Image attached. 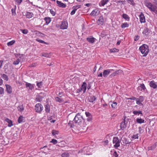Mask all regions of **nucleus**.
<instances>
[{"mask_svg": "<svg viewBox=\"0 0 157 157\" xmlns=\"http://www.w3.org/2000/svg\"><path fill=\"white\" fill-rule=\"evenodd\" d=\"M73 121L76 124L85 127L87 125L86 123L85 122L82 116L79 113L76 114Z\"/></svg>", "mask_w": 157, "mask_h": 157, "instance_id": "f257e3e1", "label": "nucleus"}, {"mask_svg": "<svg viewBox=\"0 0 157 157\" xmlns=\"http://www.w3.org/2000/svg\"><path fill=\"white\" fill-rule=\"evenodd\" d=\"M145 5L148 8L149 10L157 14V6L152 4L151 2L146 1L145 2Z\"/></svg>", "mask_w": 157, "mask_h": 157, "instance_id": "f03ea898", "label": "nucleus"}, {"mask_svg": "<svg viewBox=\"0 0 157 157\" xmlns=\"http://www.w3.org/2000/svg\"><path fill=\"white\" fill-rule=\"evenodd\" d=\"M139 50L141 54L143 55V56H146L149 52V47L146 44H143L140 46L139 48Z\"/></svg>", "mask_w": 157, "mask_h": 157, "instance_id": "7ed1b4c3", "label": "nucleus"}, {"mask_svg": "<svg viewBox=\"0 0 157 157\" xmlns=\"http://www.w3.org/2000/svg\"><path fill=\"white\" fill-rule=\"evenodd\" d=\"M121 141L119 138L117 136L114 137L113 138V143L114 144L113 147L115 148H117L120 146Z\"/></svg>", "mask_w": 157, "mask_h": 157, "instance_id": "20e7f679", "label": "nucleus"}, {"mask_svg": "<svg viewBox=\"0 0 157 157\" xmlns=\"http://www.w3.org/2000/svg\"><path fill=\"white\" fill-rule=\"evenodd\" d=\"M43 109V105L40 103H37L35 106V109L36 112L39 113H41Z\"/></svg>", "mask_w": 157, "mask_h": 157, "instance_id": "39448f33", "label": "nucleus"}, {"mask_svg": "<svg viewBox=\"0 0 157 157\" xmlns=\"http://www.w3.org/2000/svg\"><path fill=\"white\" fill-rule=\"evenodd\" d=\"M92 151V149L88 147H85L82 150V151H84L85 154L88 155L91 154Z\"/></svg>", "mask_w": 157, "mask_h": 157, "instance_id": "423d86ee", "label": "nucleus"}, {"mask_svg": "<svg viewBox=\"0 0 157 157\" xmlns=\"http://www.w3.org/2000/svg\"><path fill=\"white\" fill-rule=\"evenodd\" d=\"M144 98L143 96H140L139 98H137L136 103L140 106L143 105L142 102L144 101Z\"/></svg>", "mask_w": 157, "mask_h": 157, "instance_id": "0eeeda50", "label": "nucleus"}, {"mask_svg": "<svg viewBox=\"0 0 157 157\" xmlns=\"http://www.w3.org/2000/svg\"><path fill=\"white\" fill-rule=\"evenodd\" d=\"M137 89L138 91H142L143 92H145L146 90V88L143 83L140 84Z\"/></svg>", "mask_w": 157, "mask_h": 157, "instance_id": "6e6552de", "label": "nucleus"}, {"mask_svg": "<svg viewBox=\"0 0 157 157\" xmlns=\"http://www.w3.org/2000/svg\"><path fill=\"white\" fill-rule=\"evenodd\" d=\"M113 70H114L112 69H108L104 70L103 72V77H106L111 71Z\"/></svg>", "mask_w": 157, "mask_h": 157, "instance_id": "1a4fd4ad", "label": "nucleus"}, {"mask_svg": "<svg viewBox=\"0 0 157 157\" xmlns=\"http://www.w3.org/2000/svg\"><path fill=\"white\" fill-rule=\"evenodd\" d=\"M68 24L67 21H63L60 27L61 29H67L68 27Z\"/></svg>", "mask_w": 157, "mask_h": 157, "instance_id": "9d476101", "label": "nucleus"}, {"mask_svg": "<svg viewBox=\"0 0 157 157\" xmlns=\"http://www.w3.org/2000/svg\"><path fill=\"white\" fill-rule=\"evenodd\" d=\"M140 21V22L142 23L145 22V19L144 14L142 13H141L139 15Z\"/></svg>", "mask_w": 157, "mask_h": 157, "instance_id": "9b49d317", "label": "nucleus"}, {"mask_svg": "<svg viewBox=\"0 0 157 157\" xmlns=\"http://www.w3.org/2000/svg\"><path fill=\"white\" fill-rule=\"evenodd\" d=\"M35 86L34 84H32L27 82H26L25 86L26 88H29V90H32L34 88Z\"/></svg>", "mask_w": 157, "mask_h": 157, "instance_id": "f8f14e48", "label": "nucleus"}, {"mask_svg": "<svg viewBox=\"0 0 157 157\" xmlns=\"http://www.w3.org/2000/svg\"><path fill=\"white\" fill-rule=\"evenodd\" d=\"M87 84L86 82H84L82 83V84L80 88L81 89V90L83 91V93H85L87 88Z\"/></svg>", "mask_w": 157, "mask_h": 157, "instance_id": "ddd939ff", "label": "nucleus"}, {"mask_svg": "<svg viewBox=\"0 0 157 157\" xmlns=\"http://www.w3.org/2000/svg\"><path fill=\"white\" fill-rule=\"evenodd\" d=\"M122 71L121 70H118L114 72H113L109 76L111 78H112L114 76H115L118 75L120 73H121Z\"/></svg>", "mask_w": 157, "mask_h": 157, "instance_id": "4468645a", "label": "nucleus"}, {"mask_svg": "<svg viewBox=\"0 0 157 157\" xmlns=\"http://www.w3.org/2000/svg\"><path fill=\"white\" fill-rule=\"evenodd\" d=\"M149 85L151 87L154 89L157 88V84L154 81H151L149 83Z\"/></svg>", "mask_w": 157, "mask_h": 157, "instance_id": "2eb2a0df", "label": "nucleus"}, {"mask_svg": "<svg viewBox=\"0 0 157 157\" xmlns=\"http://www.w3.org/2000/svg\"><path fill=\"white\" fill-rule=\"evenodd\" d=\"M6 90L7 92L9 94H11L12 91V88L9 85L6 84Z\"/></svg>", "mask_w": 157, "mask_h": 157, "instance_id": "dca6fc26", "label": "nucleus"}, {"mask_svg": "<svg viewBox=\"0 0 157 157\" xmlns=\"http://www.w3.org/2000/svg\"><path fill=\"white\" fill-rule=\"evenodd\" d=\"M128 122H126L124 120L121 123L120 127L122 130H124L126 127V124Z\"/></svg>", "mask_w": 157, "mask_h": 157, "instance_id": "f3484780", "label": "nucleus"}, {"mask_svg": "<svg viewBox=\"0 0 157 157\" xmlns=\"http://www.w3.org/2000/svg\"><path fill=\"white\" fill-rule=\"evenodd\" d=\"M56 3L57 4V6L60 7L65 8L66 6V4L62 2L61 1H57Z\"/></svg>", "mask_w": 157, "mask_h": 157, "instance_id": "a211bd4d", "label": "nucleus"}, {"mask_svg": "<svg viewBox=\"0 0 157 157\" xmlns=\"http://www.w3.org/2000/svg\"><path fill=\"white\" fill-rule=\"evenodd\" d=\"M99 13V11L97 9L93 10L92 12L91 15L93 16H97Z\"/></svg>", "mask_w": 157, "mask_h": 157, "instance_id": "6ab92c4d", "label": "nucleus"}, {"mask_svg": "<svg viewBox=\"0 0 157 157\" xmlns=\"http://www.w3.org/2000/svg\"><path fill=\"white\" fill-rule=\"evenodd\" d=\"M85 114L87 118V120L88 121H90L92 119V116L91 114L88 112H86Z\"/></svg>", "mask_w": 157, "mask_h": 157, "instance_id": "aec40b11", "label": "nucleus"}, {"mask_svg": "<svg viewBox=\"0 0 157 157\" xmlns=\"http://www.w3.org/2000/svg\"><path fill=\"white\" fill-rule=\"evenodd\" d=\"M121 140L123 143V145H125L126 144H129L130 142L127 140V139L124 137H122Z\"/></svg>", "mask_w": 157, "mask_h": 157, "instance_id": "412c9836", "label": "nucleus"}, {"mask_svg": "<svg viewBox=\"0 0 157 157\" xmlns=\"http://www.w3.org/2000/svg\"><path fill=\"white\" fill-rule=\"evenodd\" d=\"M41 94H42V93H41L40 94L37 95L36 96V100L38 102H40L42 100L43 97L41 96Z\"/></svg>", "mask_w": 157, "mask_h": 157, "instance_id": "4be33fe9", "label": "nucleus"}, {"mask_svg": "<svg viewBox=\"0 0 157 157\" xmlns=\"http://www.w3.org/2000/svg\"><path fill=\"white\" fill-rule=\"evenodd\" d=\"M5 120L6 122L8 123V127H11L12 126H13V122L11 120L7 118L5 119Z\"/></svg>", "mask_w": 157, "mask_h": 157, "instance_id": "5701e85b", "label": "nucleus"}, {"mask_svg": "<svg viewBox=\"0 0 157 157\" xmlns=\"http://www.w3.org/2000/svg\"><path fill=\"white\" fill-rule=\"evenodd\" d=\"M104 20L103 18V17L102 16H101L99 17V18L97 21V23L98 25H102L104 23Z\"/></svg>", "mask_w": 157, "mask_h": 157, "instance_id": "b1692460", "label": "nucleus"}, {"mask_svg": "<svg viewBox=\"0 0 157 157\" xmlns=\"http://www.w3.org/2000/svg\"><path fill=\"white\" fill-rule=\"evenodd\" d=\"M109 2V0H102L99 4L100 6H104L105 5L107 4Z\"/></svg>", "mask_w": 157, "mask_h": 157, "instance_id": "393cba45", "label": "nucleus"}, {"mask_svg": "<svg viewBox=\"0 0 157 157\" xmlns=\"http://www.w3.org/2000/svg\"><path fill=\"white\" fill-rule=\"evenodd\" d=\"M122 17L124 18L126 21H129L130 20V17L128 15L125 14L123 13L122 15Z\"/></svg>", "mask_w": 157, "mask_h": 157, "instance_id": "a878e982", "label": "nucleus"}, {"mask_svg": "<svg viewBox=\"0 0 157 157\" xmlns=\"http://www.w3.org/2000/svg\"><path fill=\"white\" fill-rule=\"evenodd\" d=\"M33 14L32 13L27 12L25 16L27 18H30L33 16Z\"/></svg>", "mask_w": 157, "mask_h": 157, "instance_id": "bb28decb", "label": "nucleus"}, {"mask_svg": "<svg viewBox=\"0 0 157 157\" xmlns=\"http://www.w3.org/2000/svg\"><path fill=\"white\" fill-rule=\"evenodd\" d=\"M149 29L147 28H145L144 29L143 32V34L145 35H147L148 34Z\"/></svg>", "mask_w": 157, "mask_h": 157, "instance_id": "cd10ccee", "label": "nucleus"}, {"mask_svg": "<svg viewBox=\"0 0 157 157\" xmlns=\"http://www.w3.org/2000/svg\"><path fill=\"white\" fill-rule=\"evenodd\" d=\"M21 57H19L16 60L13 62V64L14 65H17L21 62Z\"/></svg>", "mask_w": 157, "mask_h": 157, "instance_id": "c85d7f7f", "label": "nucleus"}, {"mask_svg": "<svg viewBox=\"0 0 157 157\" xmlns=\"http://www.w3.org/2000/svg\"><path fill=\"white\" fill-rule=\"evenodd\" d=\"M40 149L41 150V151L42 152L44 153H45L46 152L45 151H47L48 149L47 148V146L46 145L43 147H41Z\"/></svg>", "mask_w": 157, "mask_h": 157, "instance_id": "c756f323", "label": "nucleus"}, {"mask_svg": "<svg viewBox=\"0 0 157 157\" xmlns=\"http://www.w3.org/2000/svg\"><path fill=\"white\" fill-rule=\"evenodd\" d=\"M89 101L90 102H93L96 99V98L94 96H91L89 98Z\"/></svg>", "mask_w": 157, "mask_h": 157, "instance_id": "7c9ffc66", "label": "nucleus"}, {"mask_svg": "<svg viewBox=\"0 0 157 157\" xmlns=\"http://www.w3.org/2000/svg\"><path fill=\"white\" fill-rule=\"evenodd\" d=\"M133 113L135 115L138 114V115H139V114H141V116L142 115H143L142 111L140 110L133 111Z\"/></svg>", "mask_w": 157, "mask_h": 157, "instance_id": "2f4dec72", "label": "nucleus"}, {"mask_svg": "<svg viewBox=\"0 0 157 157\" xmlns=\"http://www.w3.org/2000/svg\"><path fill=\"white\" fill-rule=\"evenodd\" d=\"M129 25L126 22H124L123 23H122L121 25V27L123 29L124 28H127L128 27H129Z\"/></svg>", "mask_w": 157, "mask_h": 157, "instance_id": "473e14b6", "label": "nucleus"}, {"mask_svg": "<svg viewBox=\"0 0 157 157\" xmlns=\"http://www.w3.org/2000/svg\"><path fill=\"white\" fill-rule=\"evenodd\" d=\"M95 39L94 37L92 38H87V40L89 42L93 43L95 41Z\"/></svg>", "mask_w": 157, "mask_h": 157, "instance_id": "72a5a7b5", "label": "nucleus"}, {"mask_svg": "<svg viewBox=\"0 0 157 157\" xmlns=\"http://www.w3.org/2000/svg\"><path fill=\"white\" fill-rule=\"evenodd\" d=\"M56 101L59 103H61L63 101V100L62 98H60L58 97H55V98Z\"/></svg>", "mask_w": 157, "mask_h": 157, "instance_id": "f704fd0d", "label": "nucleus"}, {"mask_svg": "<svg viewBox=\"0 0 157 157\" xmlns=\"http://www.w3.org/2000/svg\"><path fill=\"white\" fill-rule=\"evenodd\" d=\"M1 77L4 80L7 81L8 80V76L6 74H1Z\"/></svg>", "mask_w": 157, "mask_h": 157, "instance_id": "c9c22d12", "label": "nucleus"}, {"mask_svg": "<svg viewBox=\"0 0 157 157\" xmlns=\"http://www.w3.org/2000/svg\"><path fill=\"white\" fill-rule=\"evenodd\" d=\"M156 147V143L153 144L152 146L148 147V150H152L154 149Z\"/></svg>", "mask_w": 157, "mask_h": 157, "instance_id": "e433bc0d", "label": "nucleus"}, {"mask_svg": "<svg viewBox=\"0 0 157 157\" xmlns=\"http://www.w3.org/2000/svg\"><path fill=\"white\" fill-rule=\"evenodd\" d=\"M61 156L62 157H69V153L68 152H66L62 154Z\"/></svg>", "mask_w": 157, "mask_h": 157, "instance_id": "4c0bfd02", "label": "nucleus"}, {"mask_svg": "<svg viewBox=\"0 0 157 157\" xmlns=\"http://www.w3.org/2000/svg\"><path fill=\"white\" fill-rule=\"evenodd\" d=\"M81 7V6L80 5H77L76 6H74L72 7V9L76 11L79 8H80Z\"/></svg>", "mask_w": 157, "mask_h": 157, "instance_id": "58836bf2", "label": "nucleus"}, {"mask_svg": "<svg viewBox=\"0 0 157 157\" xmlns=\"http://www.w3.org/2000/svg\"><path fill=\"white\" fill-rule=\"evenodd\" d=\"M16 8V5L14 6V8H12L11 9L12 14V15L15 16L16 15L15 12V10Z\"/></svg>", "mask_w": 157, "mask_h": 157, "instance_id": "ea45409f", "label": "nucleus"}, {"mask_svg": "<svg viewBox=\"0 0 157 157\" xmlns=\"http://www.w3.org/2000/svg\"><path fill=\"white\" fill-rule=\"evenodd\" d=\"M18 110L20 112H22L24 110V108L23 105H21L19 106L17 108Z\"/></svg>", "mask_w": 157, "mask_h": 157, "instance_id": "a19ab883", "label": "nucleus"}, {"mask_svg": "<svg viewBox=\"0 0 157 157\" xmlns=\"http://www.w3.org/2000/svg\"><path fill=\"white\" fill-rule=\"evenodd\" d=\"M50 107L49 105H46L45 107V111L47 113H49L50 111Z\"/></svg>", "mask_w": 157, "mask_h": 157, "instance_id": "79ce46f5", "label": "nucleus"}, {"mask_svg": "<svg viewBox=\"0 0 157 157\" xmlns=\"http://www.w3.org/2000/svg\"><path fill=\"white\" fill-rule=\"evenodd\" d=\"M15 42L14 40H12L7 43V45L8 46H10L13 45Z\"/></svg>", "mask_w": 157, "mask_h": 157, "instance_id": "37998d69", "label": "nucleus"}, {"mask_svg": "<svg viewBox=\"0 0 157 157\" xmlns=\"http://www.w3.org/2000/svg\"><path fill=\"white\" fill-rule=\"evenodd\" d=\"M111 105L113 109H115L117 107V103L116 102H113L111 104Z\"/></svg>", "mask_w": 157, "mask_h": 157, "instance_id": "c03bdc74", "label": "nucleus"}, {"mask_svg": "<svg viewBox=\"0 0 157 157\" xmlns=\"http://www.w3.org/2000/svg\"><path fill=\"white\" fill-rule=\"evenodd\" d=\"M136 121L138 123L141 124L144 122V120L141 118H137L136 119Z\"/></svg>", "mask_w": 157, "mask_h": 157, "instance_id": "a18cd8bd", "label": "nucleus"}, {"mask_svg": "<svg viewBox=\"0 0 157 157\" xmlns=\"http://www.w3.org/2000/svg\"><path fill=\"white\" fill-rule=\"evenodd\" d=\"M36 82L37 86L39 88H41L42 86V82Z\"/></svg>", "mask_w": 157, "mask_h": 157, "instance_id": "49530a36", "label": "nucleus"}, {"mask_svg": "<svg viewBox=\"0 0 157 157\" xmlns=\"http://www.w3.org/2000/svg\"><path fill=\"white\" fill-rule=\"evenodd\" d=\"M24 118L22 116H20L19 117L18 120V121L19 122V123H21L22 122L23 119Z\"/></svg>", "mask_w": 157, "mask_h": 157, "instance_id": "de8ad7c7", "label": "nucleus"}, {"mask_svg": "<svg viewBox=\"0 0 157 157\" xmlns=\"http://www.w3.org/2000/svg\"><path fill=\"white\" fill-rule=\"evenodd\" d=\"M59 132L58 131L53 130L52 131V134L54 136L56 135H58L59 134Z\"/></svg>", "mask_w": 157, "mask_h": 157, "instance_id": "09e8293b", "label": "nucleus"}, {"mask_svg": "<svg viewBox=\"0 0 157 157\" xmlns=\"http://www.w3.org/2000/svg\"><path fill=\"white\" fill-rule=\"evenodd\" d=\"M44 20L47 24H48L51 21V19L49 17H45Z\"/></svg>", "mask_w": 157, "mask_h": 157, "instance_id": "8fccbe9b", "label": "nucleus"}, {"mask_svg": "<svg viewBox=\"0 0 157 157\" xmlns=\"http://www.w3.org/2000/svg\"><path fill=\"white\" fill-rule=\"evenodd\" d=\"M118 50L116 48H113L110 50L111 52H118Z\"/></svg>", "mask_w": 157, "mask_h": 157, "instance_id": "3c124183", "label": "nucleus"}, {"mask_svg": "<svg viewBox=\"0 0 157 157\" xmlns=\"http://www.w3.org/2000/svg\"><path fill=\"white\" fill-rule=\"evenodd\" d=\"M131 5L134 6L135 5V3L133 0H126Z\"/></svg>", "mask_w": 157, "mask_h": 157, "instance_id": "603ef678", "label": "nucleus"}, {"mask_svg": "<svg viewBox=\"0 0 157 157\" xmlns=\"http://www.w3.org/2000/svg\"><path fill=\"white\" fill-rule=\"evenodd\" d=\"M16 4L17 5H19L22 2V0H14Z\"/></svg>", "mask_w": 157, "mask_h": 157, "instance_id": "864d4df0", "label": "nucleus"}, {"mask_svg": "<svg viewBox=\"0 0 157 157\" xmlns=\"http://www.w3.org/2000/svg\"><path fill=\"white\" fill-rule=\"evenodd\" d=\"M50 142L53 143L54 144H55L57 143L58 141L56 139H52L50 141Z\"/></svg>", "mask_w": 157, "mask_h": 157, "instance_id": "5fc2aeb1", "label": "nucleus"}, {"mask_svg": "<svg viewBox=\"0 0 157 157\" xmlns=\"http://www.w3.org/2000/svg\"><path fill=\"white\" fill-rule=\"evenodd\" d=\"M63 1L68 2L69 3L72 4L74 3L75 2V0H63Z\"/></svg>", "mask_w": 157, "mask_h": 157, "instance_id": "6e6d98bb", "label": "nucleus"}, {"mask_svg": "<svg viewBox=\"0 0 157 157\" xmlns=\"http://www.w3.org/2000/svg\"><path fill=\"white\" fill-rule=\"evenodd\" d=\"M36 40L37 41L39 42H40V43H43V44H47L46 43V42H44L43 40H40V39H37Z\"/></svg>", "mask_w": 157, "mask_h": 157, "instance_id": "4d7b16f0", "label": "nucleus"}, {"mask_svg": "<svg viewBox=\"0 0 157 157\" xmlns=\"http://www.w3.org/2000/svg\"><path fill=\"white\" fill-rule=\"evenodd\" d=\"M50 12L51 13L52 15L53 16H54L55 15V12L52 9L50 10Z\"/></svg>", "mask_w": 157, "mask_h": 157, "instance_id": "13d9d810", "label": "nucleus"}, {"mask_svg": "<svg viewBox=\"0 0 157 157\" xmlns=\"http://www.w3.org/2000/svg\"><path fill=\"white\" fill-rule=\"evenodd\" d=\"M21 31L23 33L27 34L28 33V31L27 29H21Z\"/></svg>", "mask_w": 157, "mask_h": 157, "instance_id": "bf43d9fd", "label": "nucleus"}, {"mask_svg": "<svg viewBox=\"0 0 157 157\" xmlns=\"http://www.w3.org/2000/svg\"><path fill=\"white\" fill-rule=\"evenodd\" d=\"M4 89L2 87L0 86V94H2L4 93Z\"/></svg>", "mask_w": 157, "mask_h": 157, "instance_id": "052dcab7", "label": "nucleus"}, {"mask_svg": "<svg viewBox=\"0 0 157 157\" xmlns=\"http://www.w3.org/2000/svg\"><path fill=\"white\" fill-rule=\"evenodd\" d=\"M82 90H81V89H79L76 90V91L75 92L77 94V95H78L79 94V93L82 91Z\"/></svg>", "mask_w": 157, "mask_h": 157, "instance_id": "680f3d73", "label": "nucleus"}, {"mask_svg": "<svg viewBox=\"0 0 157 157\" xmlns=\"http://www.w3.org/2000/svg\"><path fill=\"white\" fill-rule=\"evenodd\" d=\"M42 56H43L48 57H49V55L47 53H43L42 54Z\"/></svg>", "mask_w": 157, "mask_h": 157, "instance_id": "e2e57ef3", "label": "nucleus"}, {"mask_svg": "<svg viewBox=\"0 0 157 157\" xmlns=\"http://www.w3.org/2000/svg\"><path fill=\"white\" fill-rule=\"evenodd\" d=\"M113 157H117L118 155L117 154V153L116 151H114L113 153Z\"/></svg>", "mask_w": 157, "mask_h": 157, "instance_id": "0e129e2a", "label": "nucleus"}, {"mask_svg": "<svg viewBox=\"0 0 157 157\" xmlns=\"http://www.w3.org/2000/svg\"><path fill=\"white\" fill-rule=\"evenodd\" d=\"M138 135V134H136L135 135H134L133 136V138L135 139H138L139 137Z\"/></svg>", "mask_w": 157, "mask_h": 157, "instance_id": "69168bd1", "label": "nucleus"}, {"mask_svg": "<svg viewBox=\"0 0 157 157\" xmlns=\"http://www.w3.org/2000/svg\"><path fill=\"white\" fill-rule=\"evenodd\" d=\"M109 141L108 140H105L103 142V143L104 144V145H107Z\"/></svg>", "mask_w": 157, "mask_h": 157, "instance_id": "338daca9", "label": "nucleus"}, {"mask_svg": "<svg viewBox=\"0 0 157 157\" xmlns=\"http://www.w3.org/2000/svg\"><path fill=\"white\" fill-rule=\"evenodd\" d=\"M58 96H59V97H62L63 96V94L62 92H59V93Z\"/></svg>", "mask_w": 157, "mask_h": 157, "instance_id": "774afa93", "label": "nucleus"}]
</instances>
